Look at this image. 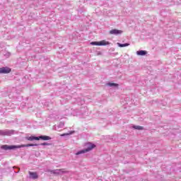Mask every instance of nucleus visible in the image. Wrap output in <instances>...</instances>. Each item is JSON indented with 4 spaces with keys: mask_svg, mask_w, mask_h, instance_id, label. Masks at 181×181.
I'll return each instance as SVG.
<instances>
[{
    "mask_svg": "<svg viewBox=\"0 0 181 181\" xmlns=\"http://www.w3.org/2000/svg\"><path fill=\"white\" fill-rule=\"evenodd\" d=\"M29 146H37V144H24L21 146L3 145L1 146V149H4V151H9L11 149H16V148H29Z\"/></svg>",
    "mask_w": 181,
    "mask_h": 181,
    "instance_id": "obj_1",
    "label": "nucleus"
},
{
    "mask_svg": "<svg viewBox=\"0 0 181 181\" xmlns=\"http://www.w3.org/2000/svg\"><path fill=\"white\" fill-rule=\"evenodd\" d=\"M86 148L78 151L77 153H76V155H81L83 153H86V152H90V151H92V149H94V148H95V146L91 143L86 144Z\"/></svg>",
    "mask_w": 181,
    "mask_h": 181,
    "instance_id": "obj_2",
    "label": "nucleus"
},
{
    "mask_svg": "<svg viewBox=\"0 0 181 181\" xmlns=\"http://www.w3.org/2000/svg\"><path fill=\"white\" fill-rule=\"evenodd\" d=\"M16 131L13 129H4L0 130V136H11V135H15Z\"/></svg>",
    "mask_w": 181,
    "mask_h": 181,
    "instance_id": "obj_3",
    "label": "nucleus"
},
{
    "mask_svg": "<svg viewBox=\"0 0 181 181\" xmlns=\"http://www.w3.org/2000/svg\"><path fill=\"white\" fill-rule=\"evenodd\" d=\"M46 172H49L52 175H63L64 173H68L64 169H57V170H47Z\"/></svg>",
    "mask_w": 181,
    "mask_h": 181,
    "instance_id": "obj_4",
    "label": "nucleus"
},
{
    "mask_svg": "<svg viewBox=\"0 0 181 181\" xmlns=\"http://www.w3.org/2000/svg\"><path fill=\"white\" fill-rule=\"evenodd\" d=\"M90 45L92 46H107V45H110V42L102 40L100 42H91Z\"/></svg>",
    "mask_w": 181,
    "mask_h": 181,
    "instance_id": "obj_5",
    "label": "nucleus"
},
{
    "mask_svg": "<svg viewBox=\"0 0 181 181\" xmlns=\"http://www.w3.org/2000/svg\"><path fill=\"white\" fill-rule=\"evenodd\" d=\"M11 73V69L8 66L0 68V74H8Z\"/></svg>",
    "mask_w": 181,
    "mask_h": 181,
    "instance_id": "obj_6",
    "label": "nucleus"
},
{
    "mask_svg": "<svg viewBox=\"0 0 181 181\" xmlns=\"http://www.w3.org/2000/svg\"><path fill=\"white\" fill-rule=\"evenodd\" d=\"M122 30H117V29H112L110 31V35H115V36L118 35H122Z\"/></svg>",
    "mask_w": 181,
    "mask_h": 181,
    "instance_id": "obj_7",
    "label": "nucleus"
},
{
    "mask_svg": "<svg viewBox=\"0 0 181 181\" xmlns=\"http://www.w3.org/2000/svg\"><path fill=\"white\" fill-rule=\"evenodd\" d=\"M29 175H30V179H37L39 177V175H37V173H33L29 171Z\"/></svg>",
    "mask_w": 181,
    "mask_h": 181,
    "instance_id": "obj_8",
    "label": "nucleus"
},
{
    "mask_svg": "<svg viewBox=\"0 0 181 181\" xmlns=\"http://www.w3.org/2000/svg\"><path fill=\"white\" fill-rule=\"evenodd\" d=\"M38 138V141L42 139V141H50V139H52V137L49 136H37Z\"/></svg>",
    "mask_w": 181,
    "mask_h": 181,
    "instance_id": "obj_9",
    "label": "nucleus"
},
{
    "mask_svg": "<svg viewBox=\"0 0 181 181\" xmlns=\"http://www.w3.org/2000/svg\"><path fill=\"white\" fill-rule=\"evenodd\" d=\"M137 56H146V54H148V52L146 50H139L136 52Z\"/></svg>",
    "mask_w": 181,
    "mask_h": 181,
    "instance_id": "obj_10",
    "label": "nucleus"
},
{
    "mask_svg": "<svg viewBox=\"0 0 181 181\" xmlns=\"http://www.w3.org/2000/svg\"><path fill=\"white\" fill-rule=\"evenodd\" d=\"M28 141H39V138L37 136H30L27 138Z\"/></svg>",
    "mask_w": 181,
    "mask_h": 181,
    "instance_id": "obj_11",
    "label": "nucleus"
},
{
    "mask_svg": "<svg viewBox=\"0 0 181 181\" xmlns=\"http://www.w3.org/2000/svg\"><path fill=\"white\" fill-rule=\"evenodd\" d=\"M129 43L121 44L119 42H117V46H119V47H127L129 46Z\"/></svg>",
    "mask_w": 181,
    "mask_h": 181,
    "instance_id": "obj_12",
    "label": "nucleus"
},
{
    "mask_svg": "<svg viewBox=\"0 0 181 181\" xmlns=\"http://www.w3.org/2000/svg\"><path fill=\"white\" fill-rule=\"evenodd\" d=\"M134 129H137L138 131H142L144 127L142 126H133Z\"/></svg>",
    "mask_w": 181,
    "mask_h": 181,
    "instance_id": "obj_13",
    "label": "nucleus"
},
{
    "mask_svg": "<svg viewBox=\"0 0 181 181\" xmlns=\"http://www.w3.org/2000/svg\"><path fill=\"white\" fill-rule=\"evenodd\" d=\"M107 86H109L110 87H118V84L114 83H107Z\"/></svg>",
    "mask_w": 181,
    "mask_h": 181,
    "instance_id": "obj_14",
    "label": "nucleus"
},
{
    "mask_svg": "<svg viewBox=\"0 0 181 181\" xmlns=\"http://www.w3.org/2000/svg\"><path fill=\"white\" fill-rule=\"evenodd\" d=\"M72 134H74V132H70L68 134H63L61 135V136H66L67 135H71Z\"/></svg>",
    "mask_w": 181,
    "mask_h": 181,
    "instance_id": "obj_15",
    "label": "nucleus"
},
{
    "mask_svg": "<svg viewBox=\"0 0 181 181\" xmlns=\"http://www.w3.org/2000/svg\"><path fill=\"white\" fill-rule=\"evenodd\" d=\"M59 126L60 127H64V122H60Z\"/></svg>",
    "mask_w": 181,
    "mask_h": 181,
    "instance_id": "obj_16",
    "label": "nucleus"
},
{
    "mask_svg": "<svg viewBox=\"0 0 181 181\" xmlns=\"http://www.w3.org/2000/svg\"><path fill=\"white\" fill-rule=\"evenodd\" d=\"M41 145H42L43 146H46V145H47V143H42V144H41Z\"/></svg>",
    "mask_w": 181,
    "mask_h": 181,
    "instance_id": "obj_17",
    "label": "nucleus"
}]
</instances>
